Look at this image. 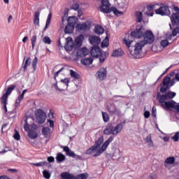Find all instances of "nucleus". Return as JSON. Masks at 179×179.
<instances>
[{"mask_svg":"<svg viewBox=\"0 0 179 179\" xmlns=\"http://www.w3.org/2000/svg\"><path fill=\"white\" fill-rule=\"evenodd\" d=\"M114 138L110 136L103 144L104 138L103 137H100L98 141H96L95 145L90 148L86 151V155H92L94 157H97V156H100L104 150L107 149V147L113 141Z\"/></svg>","mask_w":179,"mask_h":179,"instance_id":"nucleus-1","label":"nucleus"},{"mask_svg":"<svg viewBox=\"0 0 179 179\" xmlns=\"http://www.w3.org/2000/svg\"><path fill=\"white\" fill-rule=\"evenodd\" d=\"M143 34H145V28H143V26L141 25L140 27H137L136 30L131 32V36L124 37L123 43L127 47H129L133 43V41L131 39L132 37H134V38H142Z\"/></svg>","mask_w":179,"mask_h":179,"instance_id":"nucleus-2","label":"nucleus"},{"mask_svg":"<svg viewBox=\"0 0 179 179\" xmlns=\"http://www.w3.org/2000/svg\"><path fill=\"white\" fill-rule=\"evenodd\" d=\"M101 6L99 7L100 11L103 13H111L113 12L114 15L118 16V15H123L124 13L122 11L118 10V9L115 7H110L111 4L108 0H101Z\"/></svg>","mask_w":179,"mask_h":179,"instance_id":"nucleus-3","label":"nucleus"},{"mask_svg":"<svg viewBox=\"0 0 179 179\" xmlns=\"http://www.w3.org/2000/svg\"><path fill=\"white\" fill-rule=\"evenodd\" d=\"M124 124L122 122L117 124L115 127H113V123H108L103 130L104 135H118L122 131Z\"/></svg>","mask_w":179,"mask_h":179,"instance_id":"nucleus-4","label":"nucleus"},{"mask_svg":"<svg viewBox=\"0 0 179 179\" xmlns=\"http://www.w3.org/2000/svg\"><path fill=\"white\" fill-rule=\"evenodd\" d=\"M143 47H145V43H143L142 41H140L138 43H136L133 47H131V45H129V47H128V48L131 55H133V57L138 58V56L142 53V48H143Z\"/></svg>","mask_w":179,"mask_h":179,"instance_id":"nucleus-5","label":"nucleus"},{"mask_svg":"<svg viewBox=\"0 0 179 179\" xmlns=\"http://www.w3.org/2000/svg\"><path fill=\"white\" fill-rule=\"evenodd\" d=\"M69 82H71L69 78H66L64 79H62L60 81L57 82L56 83L52 84V86L55 87V90H58V92H64V90H66V89H68Z\"/></svg>","mask_w":179,"mask_h":179,"instance_id":"nucleus-6","label":"nucleus"},{"mask_svg":"<svg viewBox=\"0 0 179 179\" xmlns=\"http://www.w3.org/2000/svg\"><path fill=\"white\" fill-rule=\"evenodd\" d=\"M143 38V40L141 41V42L144 45H146V44H152L153 41H155V35L152 31H144Z\"/></svg>","mask_w":179,"mask_h":179,"instance_id":"nucleus-7","label":"nucleus"},{"mask_svg":"<svg viewBox=\"0 0 179 179\" xmlns=\"http://www.w3.org/2000/svg\"><path fill=\"white\" fill-rule=\"evenodd\" d=\"M35 117L38 124H44L47 118V115L45 111L41 109H38L35 111Z\"/></svg>","mask_w":179,"mask_h":179,"instance_id":"nucleus-8","label":"nucleus"},{"mask_svg":"<svg viewBox=\"0 0 179 179\" xmlns=\"http://www.w3.org/2000/svg\"><path fill=\"white\" fill-rule=\"evenodd\" d=\"M155 13L157 15H161V16H169L171 13L169 6L162 4L160 8L155 10Z\"/></svg>","mask_w":179,"mask_h":179,"instance_id":"nucleus-9","label":"nucleus"},{"mask_svg":"<svg viewBox=\"0 0 179 179\" xmlns=\"http://www.w3.org/2000/svg\"><path fill=\"white\" fill-rule=\"evenodd\" d=\"M176 92H166L164 95H159L157 96L159 103H164L166 100H170V99H174L176 97Z\"/></svg>","mask_w":179,"mask_h":179,"instance_id":"nucleus-10","label":"nucleus"},{"mask_svg":"<svg viewBox=\"0 0 179 179\" xmlns=\"http://www.w3.org/2000/svg\"><path fill=\"white\" fill-rule=\"evenodd\" d=\"M173 10L177 13L172 14L171 17V22L173 24H176V26H179V8L174 6Z\"/></svg>","mask_w":179,"mask_h":179,"instance_id":"nucleus-11","label":"nucleus"},{"mask_svg":"<svg viewBox=\"0 0 179 179\" xmlns=\"http://www.w3.org/2000/svg\"><path fill=\"white\" fill-rule=\"evenodd\" d=\"M90 27H92V23L90 21H86L83 24H78L76 28L78 30H80L81 31H86V30H90Z\"/></svg>","mask_w":179,"mask_h":179,"instance_id":"nucleus-12","label":"nucleus"},{"mask_svg":"<svg viewBox=\"0 0 179 179\" xmlns=\"http://www.w3.org/2000/svg\"><path fill=\"white\" fill-rule=\"evenodd\" d=\"M90 54V51H89L87 48H81L78 50L76 55L78 58H83V57H87Z\"/></svg>","mask_w":179,"mask_h":179,"instance_id":"nucleus-13","label":"nucleus"},{"mask_svg":"<svg viewBox=\"0 0 179 179\" xmlns=\"http://www.w3.org/2000/svg\"><path fill=\"white\" fill-rule=\"evenodd\" d=\"M61 148L63 149L64 152H65L67 156H69L70 157H80V156L76 155L75 152L71 150L68 146L62 145Z\"/></svg>","mask_w":179,"mask_h":179,"instance_id":"nucleus-14","label":"nucleus"},{"mask_svg":"<svg viewBox=\"0 0 179 179\" xmlns=\"http://www.w3.org/2000/svg\"><path fill=\"white\" fill-rule=\"evenodd\" d=\"M89 41L92 45H97L101 43V39L100 37L93 35L89 37Z\"/></svg>","mask_w":179,"mask_h":179,"instance_id":"nucleus-15","label":"nucleus"},{"mask_svg":"<svg viewBox=\"0 0 179 179\" xmlns=\"http://www.w3.org/2000/svg\"><path fill=\"white\" fill-rule=\"evenodd\" d=\"M91 55L94 58H97V57H100L101 55V50L100 48L97 46H94L91 50Z\"/></svg>","mask_w":179,"mask_h":179,"instance_id":"nucleus-16","label":"nucleus"},{"mask_svg":"<svg viewBox=\"0 0 179 179\" xmlns=\"http://www.w3.org/2000/svg\"><path fill=\"white\" fill-rule=\"evenodd\" d=\"M98 78L100 80H104L107 78V69L106 68H101L98 71Z\"/></svg>","mask_w":179,"mask_h":179,"instance_id":"nucleus-17","label":"nucleus"},{"mask_svg":"<svg viewBox=\"0 0 179 179\" xmlns=\"http://www.w3.org/2000/svg\"><path fill=\"white\" fill-rule=\"evenodd\" d=\"M115 2L117 3L119 9L126 10L127 8H128V3H127V0H115Z\"/></svg>","mask_w":179,"mask_h":179,"instance_id":"nucleus-18","label":"nucleus"},{"mask_svg":"<svg viewBox=\"0 0 179 179\" xmlns=\"http://www.w3.org/2000/svg\"><path fill=\"white\" fill-rule=\"evenodd\" d=\"M108 111L112 115H114V114L116 115H120L121 114V110L117 108V107H115L114 105H110V106L108 108Z\"/></svg>","mask_w":179,"mask_h":179,"instance_id":"nucleus-19","label":"nucleus"},{"mask_svg":"<svg viewBox=\"0 0 179 179\" xmlns=\"http://www.w3.org/2000/svg\"><path fill=\"white\" fill-rule=\"evenodd\" d=\"M75 29V24H73V22H70V24H68V25L64 29V32L66 34H72L73 33V30Z\"/></svg>","mask_w":179,"mask_h":179,"instance_id":"nucleus-20","label":"nucleus"},{"mask_svg":"<svg viewBox=\"0 0 179 179\" xmlns=\"http://www.w3.org/2000/svg\"><path fill=\"white\" fill-rule=\"evenodd\" d=\"M176 163V158L174 157H168L164 162V167L166 169H170L169 164H174Z\"/></svg>","mask_w":179,"mask_h":179,"instance_id":"nucleus-21","label":"nucleus"},{"mask_svg":"<svg viewBox=\"0 0 179 179\" xmlns=\"http://www.w3.org/2000/svg\"><path fill=\"white\" fill-rule=\"evenodd\" d=\"M73 41L72 39L67 41L64 45L66 51H72L73 50Z\"/></svg>","mask_w":179,"mask_h":179,"instance_id":"nucleus-22","label":"nucleus"},{"mask_svg":"<svg viewBox=\"0 0 179 179\" xmlns=\"http://www.w3.org/2000/svg\"><path fill=\"white\" fill-rule=\"evenodd\" d=\"M164 108H174L176 107V101H167L162 104Z\"/></svg>","mask_w":179,"mask_h":179,"instance_id":"nucleus-23","label":"nucleus"},{"mask_svg":"<svg viewBox=\"0 0 179 179\" xmlns=\"http://www.w3.org/2000/svg\"><path fill=\"white\" fill-rule=\"evenodd\" d=\"M81 64H83V65H92V64H93V59L92 57H87V58H85L80 60Z\"/></svg>","mask_w":179,"mask_h":179,"instance_id":"nucleus-24","label":"nucleus"},{"mask_svg":"<svg viewBox=\"0 0 179 179\" xmlns=\"http://www.w3.org/2000/svg\"><path fill=\"white\" fill-rule=\"evenodd\" d=\"M34 23L36 26H40V11L35 12Z\"/></svg>","mask_w":179,"mask_h":179,"instance_id":"nucleus-25","label":"nucleus"},{"mask_svg":"<svg viewBox=\"0 0 179 179\" xmlns=\"http://www.w3.org/2000/svg\"><path fill=\"white\" fill-rule=\"evenodd\" d=\"M42 134L45 138H48L51 135V129L49 127H44L42 129Z\"/></svg>","mask_w":179,"mask_h":179,"instance_id":"nucleus-26","label":"nucleus"},{"mask_svg":"<svg viewBox=\"0 0 179 179\" xmlns=\"http://www.w3.org/2000/svg\"><path fill=\"white\" fill-rule=\"evenodd\" d=\"M85 40V36L81 34V35H79L76 41H75V44L76 45H82V43H83V41Z\"/></svg>","mask_w":179,"mask_h":179,"instance_id":"nucleus-27","label":"nucleus"},{"mask_svg":"<svg viewBox=\"0 0 179 179\" xmlns=\"http://www.w3.org/2000/svg\"><path fill=\"white\" fill-rule=\"evenodd\" d=\"M94 31L96 34H103L104 33V28L100 25H96Z\"/></svg>","mask_w":179,"mask_h":179,"instance_id":"nucleus-28","label":"nucleus"},{"mask_svg":"<svg viewBox=\"0 0 179 179\" xmlns=\"http://www.w3.org/2000/svg\"><path fill=\"white\" fill-rule=\"evenodd\" d=\"M61 177L62 179H73V176L69 172H63L61 173Z\"/></svg>","mask_w":179,"mask_h":179,"instance_id":"nucleus-29","label":"nucleus"},{"mask_svg":"<svg viewBox=\"0 0 179 179\" xmlns=\"http://www.w3.org/2000/svg\"><path fill=\"white\" fill-rule=\"evenodd\" d=\"M56 160H57V163H62V162H64V160H65V155H64L61 152H58L57 155V157H56Z\"/></svg>","mask_w":179,"mask_h":179,"instance_id":"nucleus-30","label":"nucleus"},{"mask_svg":"<svg viewBox=\"0 0 179 179\" xmlns=\"http://www.w3.org/2000/svg\"><path fill=\"white\" fill-rule=\"evenodd\" d=\"M123 55H124V52H122V50L117 49V50L113 52L112 57H122Z\"/></svg>","mask_w":179,"mask_h":179,"instance_id":"nucleus-31","label":"nucleus"},{"mask_svg":"<svg viewBox=\"0 0 179 179\" xmlns=\"http://www.w3.org/2000/svg\"><path fill=\"white\" fill-rule=\"evenodd\" d=\"M29 136L31 139H36L37 138V136H38V134H37V132L35 131L29 130Z\"/></svg>","mask_w":179,"mask_h":179,"instance_id":"nucleus-32","label":"nucleus"},{"mask_svg":"<svg viewBox=\"0 0 179 179\" xmlns=\"http://www.w3.org/2000/svg\"><path fill=\"white\" fill-rule=\"evenodd\" d=\"M107 57H108V53H107V52L101 53L99 62L101 63L104 62L106 61V59H107Z\"/></svg>","mask_w":179,"mask_h":179,"instance_id":"nucleus-33","label":"nucleus"},{"mask_svg":"<svg viewBox=\"0 0 179 179\" xmlns=\"http://www.w3.org/2000/svg\"><path fill=\"white\" fill-rule=\"evenodd\" d=\"M52 17V14L50 13L48 16L47 20H46V25L44 28V31L47 30L48 27L50 26V24L51 23V18Z\"/></svg>","mask_w":179,"mask_h":179,"instance_id":"nucleus-34","label":"nucleus"},{"mask_svg":"<svg viewBox=\"0 0 179 179\" xmlns=\"http://www.w3.org/2000/svg\"><path fill=\"white\" fill-rule=\"evenodd\" d=\"M36 43H37V36L34 35L31 38V43L32 45V50H34V47H36Z\"/></svg>","mask_w":179,"mask_h":179,"instance_id":"nucleus-35","label":"nucleus"},{"mask_svg":"<svg viewBox=\"0 0 179 179\" xmlns=\"http://www.w3.org/2000/svg\"><path fill=\"white\" fill-rule=\"evenodd\" d=\"M101 48H106L108 47V36H106V38L101 43Z\"/></svg>","mask_w":179,"mask_h":179,"instance_id":"nucleus-36","label":"nucleus"},{"mask_svg":"<svg viewBox=\"0 0 179 179\" xmlns=\"http://www.w3.org/2000/svg\"><path fill=\"white\" fill-rule=\"evenodd\" d=\"M102 117L104 122H108L110 121V116H108V113L102 112Z\"/></svg>","mask_w":179,"mask_h":179,"instance_id":"nucleus-37","label":"nucleus"},{"mask_svg":"<svg viewBox=\"0 0 179 179\" xmlns=\"http://www.w3.org/2000/svg\"><path fill=\"white\" fill-rule=\"evenodd\" d=\"M31 59L30 57H28L25 62H24V66H23V69L24 71H27V66H29L31 64Z\"/></svg>","mask_w":179,"mask_h":179,"instance_id":"nucleus-38","label":"nucleus"},{"mask_svg":"<svg viewBox=\"0 0 179 179\" xmlns=\"http://www.w3.org/2000/svg\"><path fill=\"white\" fill-rule=\"evenodd\" d=\"M16 87V85H11L10 87H8L5 93L6 95L9 96L15 90V88Z\"/></svg>","mask_w":179,"mask_h":179,"instance_id":"nucleus-39","label":"nucleus"},{"mask_svg":"<svg viewBox=\"0 0 179 179\" xmlns=\"http://www.w3.org/2000/svg\"><path fill=\"white\" fill-rule=\"evenodd\" d=\"M157 6H159L158 4H151L148 6V10H149V12H152L155 10V9L156 10V9H157Z\"/></svg>","mask_w":179,"mask_h":179,"instance_id":"nucleus-40","label":"nucleus"},{"mask_svg":"<svg viewBox=\"0 0 179 179\" xmlns=\"http://www.w3.org/2000/svg\"><path fill=\"white\" fill-rule=\"evenodd\" d=\"M37 62H38V59L37 57H35L31 64L34 71H36V69L37 68Z\"/></svg>","mask_w":179,"mask_h":179,"instance_id":"nucleus-41","label":"nucleus"},{"mask_svg":"<svg viewBox=\"0 0 179 179\" xmlns=\"http://www.w3.org/2000/svg\"><path fill=\"white\" fill-rule=\"evenodd\" d=\"M23 99H24V94H21L15 101L16 106H19V104H20V101H22Z\"/></svg>","mask_w":179,"mask_h":179,"instance_id":"nucleus-42","label":"nucleus"},{"mask_svg":"<svg viewBox=\"0 0 179 179\" xmlns=\"http://www.w3.org/2000/svg\"><path fill=\"white\" fill-rule=\"evenodd\" d=\"M163 85L170 87V77H165L163 80Z\"/></svg>","mask_w":179,"mask_h":179,"instance_id":"nucleus-43","label":"nucleus"},{"mask_svg":"<svg viewBox=\"0 0 179 179\" xmlns=\"http://www.w3.org/2000/svg\"><path fill=\"white\" fill-rule=\"evenodd\" d=\"M87 177V173H81L78 175L74 179H86Z\"/></svg>","mask_w":179,"mask_h":179,"instance_id":"nucleus-44","label":"nucleus"},{"mask_svg":"<svg viewBox=\"0 0 179 179\" xmlns=\"http://www.w3.org/2000/svg\"><path fill=\"white\" fill-rule=\"evenodd\" d=\"M142 17H143L142 13L139 11L136 12V19L138 23H141V22H142Z\"/></svg>","mask_w":179,"mask_h":179,"instance_id":"nucleus-45","label":"nucleus"},{"mask_svg":"<svg viewBox=\"0 0 179 179\" xmlns=\"http://www.w3.org/2000/svg\"><path fill=\"white\" fill-rule=\"evenodd\" d=\"M70 74L71 78H73V79H79V75L73 70H70Z\"/></svg>","mask_w":179,"mask_h":179,"instance_id":"nucleus-46","label":"nucleus"},{"mask_svg":"<svg viewBox=\"0 0 179 179\" xmlns=\"http://www.w3.org/2000/svg\"><path fill=\"white\" fill-rule=\"evenodd\" d=\"M43 174L44 178H46V179L51 178V173H50V172H48V171H45V170L43 171Z\"/></svg>","mask_w":179,"mask_h":179,"instance_id":"nucleus-47","label":"nucleus"},{"mask_svg":"<svg viewBox=\"0 0 179 179\" xmlns=\"http://www.w3.org/2000/svg\"><path fill=\"white\" fill-rule=\"evenodd\" d=\"M8 95H6L4 94L1 98V103L2 104H8Z\"/></svg>","mask_w":179,"mask_h":179,"instance_id":"nucleus-48","label":"nucleus"},{"mask_svg":"<svg viewBox=\"0 0 179 179\" xmlns=\"http://www.w3.org/2000/svg\"><path fill=\"white\" fill-rule=\"evenodd\" d=\"M162 47H163L164 48H166V47H167V45H169V44H170V43H169V41L167 39L165 40H162L160 43Z\"/></svg>","mask_w":179,"mask_h":179,"instance_id":"nucleus-49","label":"nucleus"},{"mask_svg":"<svg viewBox=\"0 0 179 179\" xmlns=\"http://www.w3.org/2000/svg\"><path fill=\"white\" fill-rule=\"evenodd\" d=\"M43 41L45 44H51V39L48 36H45L43 38Z\"/></svg>","mask_w":179,"mask_h":179,"instance_id":"nucleus-50","label":"nucleus"},{"mask_svg":"<svg viewBox=\"0 0 179 179\" xmlns=\"http://www.w3.org/2000/svg\"><path fill=\"white\" fill-rule=\"evenodd\" d=\"M171 139L174 141V142H178L179 139V131H177L173 136H172Z\"/></svg>","mask_w":179,"mask_h":179,"instance_id":"nucleus-51","label":"nucleus"},{"mask_svg":"<svg viewBox=\"0 0 179 179\" xmlns=\"http://www.w3.org/2000/svg\"><path fill=\"white\" fill-rule=\"evenodd\" d=\"M13 138L15 141H20V134H19V131H15Z\"/></svg>","mask_w":179,"mask_h":179,"instance_id":"nucleus-52","label":"nucleus"},{"mask_svg":"<svg viewBox=\"0 0 179 179\" xmlns=\"http://www.w3.org/2000/svg\"><path fill=\"white\" fill-rule=\"evenodd\" d=\"M67 23L68 24H70V23H73V24H75V17H69L67 19Z\"/></svg>","mask_w":179,"mask_h":179,"instance_id":"nucleus-53","label":"nucleus"},{"mask_svg":"<svg viewBox=\"0 0 179 179\" xmlns=\"http://www.w3.org/2000/svg\"><path fill=\"white\" fill-rule=\"evenodd\" d=\"M177 34H179V27H176L172 31V36H173V37H176Z\"/></svg>","mask_w":179,"mask_h":179,"instance_id":"nucleus-54","label":"nucleus"},{"mask_svg":"<svg viewBox=\"0 0 179 179\" xmlns=\"http://www.w3.org/2000/svg\"><path fill=\"white\" fill-rule=\"evenodd\" d=\"M45 162H39V163H33V166H36V167H43V166H45Z\"/></svg>","mask_w":179,"mask_h":179,"instance_id":"nucleus-55","label":"nucleus"},{"mask_svg":"<svg viewBox=\"0 0 179 179\" xmlns=\"http://www.w3.org/2000/svg\"><path fill=\"white\" fill-rule=\"evenodd\" d=\"M167 89H169V86L163 85V86L160 89V92H162V93H165Z\"/></svg>","mask_w":179,"mask_h":179,"instance_id":"nucleus-56","label":"nucleus"},{"mask_svg":"<svg viewBox=\"0 0 179 179\" xmlns=\"http://www.w3.org/2000/svg\"><path fill=\"white\" fill-rule=\"evenodd\" d=\"M24 129L26 131V132H29L30 131V126L27 122H26L24 125Z\"/></svg>","mask_w":179,"mask_h":179,"instance_id":"nucleus-57","label":"nucleus"},{"mask_svg":"<svg viewBox=\"0 0 179 179\" xmlns=\"http://www.w3.org/2000/svg\"><path fill=\"white\" fill-rule=\"evenodd\" d=\"M71 9L73 10H78L79 9V3H76L71 6Z\"/></svg>","mask_w":179,"mask_h":179,"instance_id":"nucleus-58","label":"nucleus"},{"mask_svg":"<svg viewBox=\"0 0 179 179\" xmlns=\"http://www.w3.org/2000/svg\"><path fill=\"white\" fill-rule=\"evenodd\" d=\"M148 179H157V175L155 173H152L148 177Z\"/></svg>","mask_w":179,"mask_h":179,"instance_id":"nucleus-59","label":"nucleus"},{"mask_svg":"<svg viewBox=\"0 0 179 179\" xmlns=\"http://www.w3.org/2000/svg\"><path fill=\"white\" fill-rule=\"evenodd\" d=\"M37 129H38V126H37V124H32L31 125V129H30V130H31V131H37Z\"/></svg>","mask_w":179,"mask_h":179,"instance_id":"nucleus-60","label":"nucleus"},{"mask_svg":"<svg viewBox=\"0 0 179 179\" xmlns=\"http://www.w3.org/2000/svg\"><path fill=\"white\" fill-rule=\"evenodd\" d=\"M63 71H65V68L62 67L60 70H59L57 72L55 73V80L57 79V76L61 73V72H63Z\"/></svg>","mask_w":179,"mask_h":179,"instance_id":"nucleus-61","label":"nucleus"},{"mask_svg":"<svg viewBox=\"0 0 179 179\" xmlns=\"http://www.w3.org/2000/svg\"><path fill=\"white\" fill-rule=\"evenodd\" d=\"M68 17V13H64L62 19V24H64V22H66V19Z\"/></svg>","mask_w":179,"mask_h":179,"instance_id":"nucleus-62","label":"nucleus"},{"mask_svg":"<svg viewBox=\"0 0 179 179\" xmlns=\"http://www.w3.org/2000/svg\"><path fill=\"white\" fill-rule=\"evenodd\" d=\"M146 142H152V134H149L145 138Z\"/></svg>","mask_w":179,"mask_h":179,"instance_id":"nucleus-63","label":"nucleus"},{"mask_svg":"<svg viewBox=\"0 0 179 179\" xmlns=\"http://www.w3.org/2000/svg\"><path fill=\"white\" fill-rule=\"evenodd\" d=\"M48 122L49 124V127L50 128H54V121L51 120H48Z\"/></svg>","mask_w":179,"mask_h":179,"instance_id":"nucleus-64","label":"nucleus"}]
</instances>
